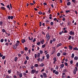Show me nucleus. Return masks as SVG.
Instances as JSON below:
<instances>
[{
	"label": "nucleus",
	"instance_id": "423d86ee",
	"mask_svg": "<svg viewBox=\"0 0 78 78\" xmlns=\"http://www.w3.org/2000/svg\"><path fill=\"white\" fill-rule=\"evenodd\" d=\"M43 76L44 78H47V74L46 73H43Z\"/></svg>",
	"mask_w": 78,
	"mask_h": 78
},
{
	"label": "nucleus",
	"instance_id": "7c9ffc66",
	"mask_svg": "<svg viewBox=\"0 0 78 78\" xmlns=\"http://www.w3.org/2000/svg\"><path fill=\"white\" fill-rule=\"evenodd\" d=\"M70 10H66L65 11V12L66 13H68V12H70Z\"/></svg>",
	"mask_w": 78,
	"mask_h": 78
},
{
	"label": "nucleus",
	"instance_id": "0e129e2a",
	"mask_svg": "<svg viewBox=\"0 0 78 78\" xmlns=\"http://www.w3.org/2000/svg\"><path fill=\"white\" fill-rule=\"evenodd\" d=\"M35 58H37V54H35Z\"/></svg>",
	"mask_w": 78,
	"mask_h": 78
},
{
	"label": "nucleus",
	"instance_id": "20e7f679",
	"mask_svg": "<svg viewBox=\"0 0 78 78\" xmlns=\"http://www.w3.org/2000/svg\"><path fill=\"white\" fill-rule=\"evenodd\" d=\"M16 42L17 43L15 45H16V46H18L19 45V43L20 42L19 41L17 40L16 41Z\"/></svg>",
	"mask_w": 78,
	"mask_h": 78
},
{
	"label": "nucleus",
	"instance_id": "0eeeda50",
	"mask_svg": "<svg viewBox=\"0 0 78 78\" xmlns=\"http://www.w3.org/2000/svg\"><path fill=\"white\" fill-rule=\"evenodd\" d=\"M62 78H64L66 77V75H65V73H62Z\"/></svg>",
	"mask_w": 78,
	"mask_h": 78
},
{
	"label": "nucleus",
	"instance_id": "bf43d9fd",
	"mask_svg": "<svg viewBox=\"0 0 78 78\" xmlns=\"http://www.w3.org/2000/svg\"><path fill=\"white\" fill-rule=\"evenodd\" d=\"M72 2L74 3H75V0H72Z\"/></svg>",
	"mask_w": 78,
	"mask_h": 78
},
{
	"label": "nucleus",
	"instance_id": "c85d7f7f",
	"mask_svg": "<svg viewBox=\"0 0 78 78\" xmlns=\"http://www.w3.org/2000/svg\"><path fill=\"white\" fill-rule=\"evenodd\" d=\"M17 57H16L15 58V61L16 62L17 61Z\"/></svg>",
	"mask_w": 78,
	"mask_h": 78
},
{
	"label": "nucleus",
	"instance_id": "052dcab7",
	"mask_svg": "<svg viewBox=\"0 0 78 78\" xmlns=\"http://www.w3.org/2000/svg\"><path fill=\"white\" fill-rule=\"evenodd\" d=\"M76 66L77 67H78V62H77L76 64Z\"/></svg>",
	"mask_w": 78,
	"mask_h": 78
},
{
	"label": "nucleus",
	"instance_id": "8fccbe9b",
	"mask_svg": "<svg viewBox=\"0 0 78 78\" xmlns=\"http://www.w3.org/2000/svg\"><path fill=\"white\" fill-rule=\"evenodd\" d=\"M27 63V60H26L24 62V64H26Z\"/></svg>",
	"mask_w": 78,
	"mask_h": 78
},
{
	"label": "nucleus",
	"instance_id": "b1692460",
	"mask_svg": "<svg viewBox=\"0 0 78 78\" xmlns=\"http://www.w3.org/2000/svg\"><path fill=\"white\" fill-rule=\"evenodd\" d=\"M45 46H46V45H45V44H44L42 46V48H44Z\"/></svg>",
	"mask_w": 78,
	"mask_h": 78
},
{
	"label": "nucleus",
	"instance_id": "c756f323",
	"mask_svg": "<svg viewBox=\"0 0 78 78\" xmlns=\"http://www.w3.org/2000/svg\"><path fill=\"white\" fill-rule=\"evenodd\" d=\"M5 45L8 46V45H9V43L8 42H6L5 43Z\"/></svg>",
	"mask_w": 78,
	"mask_h": 78
},
{
	"label": "nucleus",
	"instance_id": "680f3d73",
	"mask_svg": "<svg viewBox=\"0 0 78 78\" xmlns=\"http://www.w3.org/2000/svg\"><path fill=\"white\" fill-rule=\"evenodd\" d=\"M46 23H49V21L48 20H46Z\"/></svg>",
	"mask_w": 78,
	"mask_h": 78
},
{
	"label": "nucleus",
	"instance_id": "5701e85b",
	"mask_svg": "<svg viewBox=\"0 0 78 78\" xmlns=\"http://www.w3.org/2000/svg\"><path fill=\"white\" fill-rule=\"evenodd\" d=\"M74 56H75V55H74V54H72L71 56V58H74Z\"/></svg>",
	"mask_w": 78,
	"mask_h": 78
},
{
	"label": "nucleus",
	"instance_id": "69168bd1",
	"mask_svg": "<svg viewBox=\"0 0 78 78\" xmlns=\"http://www.w3.org/2000/svg\"><path fill=\"white\" fill-rule=\"evenodd\" d=\"M13 77L14 78H17V76L16 75L13 76Z\"/></svg>",
	"mask_w": 78,
	"mask_h": 78
},
{
	"label": "nucleus",
	"instance_id": "58836bf2",
	"mask_svg": "<svg viewBox=\"0 0 78 78\" xmlns=\"http://www.w3.org/2000/svg\"><path fill=\"white\" fill-rule=\"evenodd\" d=\"M4 41V40L3 39H1V40L0 41L1 42H3V41Z\"/></svg>",
	"mask_w": 78,
	"mask_h": 78
},
{
	"label": "nucleus",
	"instance_id": "3c124183",
	"mask_svg": "<svg viewBox=\"0 0 78 78\" xmlns=\"http://www.w3.org/2000/svg\"><path fill=\"white\" fill-rule=\"evenodd\" d=\"M64 33H67V31L66 30H65L64 31Z\"/></svg>",
	"mask_w": 78,
	"mask_h": 78
},
{
	"label": "nucleus",
	"instance_id": "ea45409f",
	"mask_svg": "<svg viewBox=\"0 0 78 78\" xmlns=\"http://www.w3.org/2000/svg\"><path fill=\"white\" fill-rule=\"evenodd\" d=\"M5 58H6V57L5 56H4L2 57V59H4Z\"/></svg>",
	"mask_w": 78,
	"mask_h": 78
},
{
	"label": "nucleus",
	"instance_id": "4c0bfd02",
	"mask_svg": "<svg viewBox=\"0 0 78 78\" xmlns=\"http://www.w3.org/2000/svg\"><path fill=\"white\" fill-rule=\"evenodd\" d=\"M73 50H77V48L75 47L74 48Z\"/></svg>",
	"mask_w": 78,
	"mask_h": 78
},
{
	"label": "nucleus",
	"instance_id": "37998d69",
	"mask_svg": "<svg viewBox=\"0 0 78 78\" xmlns=\"http://www.w3.org/2000/svg\"><path fill=\"white\" fill-rule=\"evenodd\" d=\"M37 45H40V44H41V42H38V43H37Z\"/></svg>",
	"mask_w": 78,
	"mask_h": 78
},
{
	"label": "nucleus",
	"instance_id": "49530a36",
	"mask_svg": "<svg viewBox=\"0 0 78 78\" xmlns=\"http://www.w3.org/2000/svg\"><path fill=\"white\" fill-rule=\"evenodd\" d=\"M63 72H67V69H65L64 70Z\"/></svg>",
	"mask_w": 78,
	"mask_h": 78
},
{
	"label": "nucleus",
	"instance_id": "2f4dec72",
	"mask_svg": "<svg viewBox=\"0 0 78 78\" xmlns=\"http://www.w3.org/2000/svg\"><path fill=\"white\" fill-rule=\"evenodd\" d=\"M27 60H29V57L28 56H27L26 57Z\"/></svg>",
	"mask_w": 78,
	"mask_h": 78
},
{
	"label": "nucleus",
	"instance_id": "f257e3e1",
	"mask_svg": "<svg viewBox=\"0 0 78 78\" xmlns=\"http://www.w3.org/2000/svg\"><path fill=\"white\" fill-rule=\"evenodd\" d=\"M31 73L32 74H34V73H36V74H37L38 73V72H39V71L37 70V71L34 69H33L31 71Z\"/></svg>",
	"mask_w": 78,
	"mask_h": 78
},
{
	"label": "nucleus",
	"instance_id": "72a5a7b5",
	"mask_svg": "<svg viewBox=\"0 0 78 78\" xmlns=\"http://www.w3.org/2000/svg\"><path fill=\"white\" fill-rule=\"evenodd\" d=\"M22 68L23 69H26V67L25 66H22Z\"/></svg>",
	"mask_w": 78,
	"mask_h": 78
},
{
	"label": "nucleus",
	"instance_id": "09e8293b",
	"mask_svg": "<svg viewBox=\"0 0 78 78\" xmlns=\"http://www.w3.org/2000/svg\"><path fill=\"white\" fill-rule=\"evenodd\" d=\"M20 53L21 54H23V53H24V52L23 51H21Z\"/></svg>",
	"mask_w": 78,
	"mask_h": 78
},
{
	"label": "nucleus",
	"instance_id": "cd10ccee",
	"mask_svg": "<svg viewBox=\"0 0 78 78\" xmlns=\"http://www.w3.org/2000/svg\"><path fill=\"white\" fill-rule=\"evenodd\" d=\"M38 14H40V15H41V14H42V12L40 11L38 12Z\"/></svg>",
	"mask_w": 78,
	"mask_h": 78
},
{
	"label": "nucleus",
	"instance_id": "a19ab883",
	"mask_svg": "<svg viewBox=\"0 0 78 78\" xmlns=\"http://www.w3.org/2000/svg\"><path fill=\"white\" fill-rule=\"evenodd\" d=\"M40 52L41 54H42V53H43V51L42 50L40 51Z\"/></svg>",
	"mask_w": 78,
	"mask_h": 78
},
{
	"label": "nucleus",
	"instance_id": "c03bdc74",
	"mask_svg": "<svg viewBox=\"0 0 78 78\" xmlns=\"http://www.w3.org/2000/svg\"><path fill=\"white\" fill-rule=\"evenodd\" d=\"M70 63L71 64H73V60H71L70 61Z\"/></svg>",
	"mask_w": 78,
	"mask_h": 78
},
{
	"label": "nucleus",
	"instance_id": "6e6552de",
	"mask_svg": "<svg viewBox=\"0 0 78 78\" xmlns=\"http://www.w3.org/2000/svg\"><path fill=\"white\" fill-rule=\"evenodd\" d=\"M64 64H61L60 65V69H62L63 67H64Z\"/></svg>",
	"mask_w": 78,
	"mask_h": 78
},
{
	"label": "nucleus",
	"instance_id": "f8f14e48",
	"mask_svg": "<svg viewBox=\"0 0 78 78\" xmlns=\"http://www.w3.org/2000/svg\"><path fill=\"white\" fill-rule=\"evenodd\" d=\"M62 33H64V31H63V30H62L61 32H60L59 34H60V35H61Z\"/></svg>",
	"mask_w": 78,
	"mask_h": 78
},
{
	"label": "nucleus",
	"instance_id": "aec40b11",
	"mask_svg": "<svg viewBox=\"0 0 78 78\" xmlns=\"http://www.w3.org/2000/svg\"><path fill=\"white\" fill-rule=\"evenodd\" d=\"M1 9H2V10H5V8L4 7H1Z\"/></svg>",
	"mask_w": 78,
	"mask_h": 78
},
{
	"label": "nucleus",
	"instance_id": "f03ea898",
	"mask_svg": "<svg viewBox=\"0 0 78 78\" xmlns=\"http://www.w3.org/2000/svg\"><path fill=\"white\" fill-rule=\"evenodd\" d=\"M46 38L47 39V40H49V39H50V35L49 33L48 32L46 34Z\"/></svg>",
	"mask_w": 78,
	"mask_h": 78
},
{
	"label": "nucleus",
	"instance_id": "774afa93",
	"mask_svg": "<svg viewBox=\"0 0 78 78\" xmlns=\"http://www.w3.org/2000/svg\"><path fill=\"white\" fill-rule=\"evenodd\" d=\"M6 78H10L9 76H6Z\"/></svg>",
	"mask_w": 78,
	"mask_h": 78
},
{
	"label": "nucleus",
	"instance_id": "bb28decb",
	"mask_svg": "<svg viewBox=\"0 0 78 78\" xmlns=\"http://www.w3.org/2000/svg\"><path fill=\"white\" fill-rule=\"evenodd\" d=\"M74 59H75V60H77L78 57L76 56L75 57H74Z\"/></svg>",
	"mask_w": 78,
	"mask_h": 78
},
{
	"label": "nucleus",
	"instance_id": "ddd939ff",
	"mask_svg": "<svg viewBox=\"0 0 78 78\" xmlns=\"http://www.w3.org/2000/svg\"><path fill=\"white\" fill-rule=\"evenodd\" d=\"M40 55H41V53H38L37 54V58H39V57H40Z\"/></svg>",
	"mask_w": 78,
	"mask_h": 78
},
{
	"label": "nucleus",
	"instance_id": "c9c22d12",
	"mask_svg": "<svg viewBox=\"0 0 78 78\" xmlns=\"http://www.w3.org/2000/svg\"><path fill=\"white\" fill-rule=\"evenodd\" d=\"M2 31L3 32V33H5V31H6V30H5L4 29H3L2 30Z\"/></svg>",
	"mask_w": 78,
	"mask_h": 78
},
{
	"label": "nucleus",
	"instance_id": "6e6d98bb",
	"mask_svg": "<svg viewBox=\"0 0 78 78\" xmlns=\"http://www.w3.org/2000/svg\"><path fill=\"white\" fill-rule=\"evenodd\" d=\"M3 24V22H0V25H2Z\"/></svg>",
	"mask_w": 78,
	"mask_h": 78
},
{
	"label": "nucleus",
	"instance_id": "a878e982",
	"mask_svg": "<svg viewBox=\"0 0 78 78\" xmlns=\"http://www.w3.org/2000/svg\"><path fill=\"white\" fill-rule=\"evenodd\" d=\"M67 55V53L64 52L63 53V55H64V56H66Z\"/></svg>",
	"mask_w": 78,
	"mask_h": 78
},
{
	"label": "nucleus",
	"instance_id": "603ef678",
	"mask_svg": "<svg viewBox=\"0 0 78 78\" xmlns=\"http://www.w3.org/2000/svg\"><path fill=\"white\" fill-rule=\"evenodd\" d=\"M62 20H63V21H65V20H66V19L65 18H63Z\"/></svg>",
	"mask_w": 78,
	"mask_h": 78
},
{
	"label": "nucleus",
	"instance_id": "4468645a",
	"mask_svg": "<svg viewBox=\"0 0 78 78\" xmlns=\"http://www.w3.org/2000/svg\"><path fill=\"white\" fill-rule=\"evenodd\" d=\"M13 48L15 50H16V48H17V46H16L15 45H14L13 46Z\"/></svg>",
	"mask_w": 78,
	"mask_h": 78
},
{
	"label": "nucleus",
	"instance_id": "393cba45",
	"mask_svg": "<svg viewBox=\"0 0 78 78\" xmlns=\"http://www.w3.org/2000/svg\"><path fill=\"white\" fill-rule=\"evenodd\" d=\"M55 74H56V75H58V74H59V72L58 71H56L55 72Z\"/></svg>",
	"mask_w": 78,
	"mask_h": 78
},
{
	"label": "nucleus",
	"instance_id": "1a4fd4ad",
	"mask_svg": "<svg viewBox=\"0 0 78 78\" xmlns=\"http://www.w3.org/2000/svg\"><path fill=\"white\" fill-rule=\"evenodd\" d=\"M62 45L61 43H59L57 45V47H60Z\"/></svg>",
	"mask_w": 78,
	"mask_h": 78
},
{
	"label": "nucleus",
	"instance_id": "473e14b6",
	"mask_svg": "<svg viewBox=\"0 0 78 78\" xmlns=\"http://www.w3.org/2000/svg\"><path fill=\"white\" fill-rule=\"evenodd\" d=\"M34 67H38V64H35L34 66Z\"/></svg>",
	"mask_w": 78,
	"mask_h": 78
},
{
	"label": "nucleus",
	"instance_id": "dca6fc26",
	"mask_svg": "<svg viewBox=\"0 0 78 78\" xmlns=\"http://www.w3.org/2000/svg\"><path fill=\"white\" fill-rule=\"evenodd\" d=\"M71 4V2H68L67 4V5L68 6H69V5H70Z\"/></svg>",
	"mask_w": 78,
	"mask_h": 78
},
{
	"label": "nucleus",
	"instance_id": "9d476101",
	"mask_svg": "<svg viewBox=\"0 0 78 78\" xmlns=\"http://www.w3.org/2000/svg\"><path fill=\"white\" fill-rule=\"evenodd\" d=\"M26 42V40H25L23 39L22 40V43H25Z\"/></svg>",
	"mask_w": 78,
	"mask_h": 78
},
{
	"label": "nucleus",
	"instance_id": "de8ad7c7",
	"mask_svg": "<svg viewBox=\"0 0 78 78\" xmlns=\"http://www.w3.org/2000/svg\"><path fill=\"white\" fill-rule=\"evenodd\" d=\"M34 67L33 66H32L31 67V69H33Z\"/></svg>",
	"mask_w": 78,
	"mask_h": 78
},
{
	"label": "nucleus",
	"instance_id": "79ce46f5",
	"mask_svg": "<svg viewBox=\"0 0 78 78\" xmlns=\"http://www.w3.org/2000/svg\"><path fill=\"white\" fill-rule=\"evenodd\" d=\"M24 50L25 51H26V50H28V48H27V47H26L24 48Z\"/></svg>",
	"mask_w": 78,
	"mask_h": 78
},
{
	"label": "nucleus",
	"instance_id": "f704fd0d",
	"mask_svg": "<svg viewBox=\"0 0 78 78\" xmlns=\"http://www.w3.org/2000/svg\"><path fill=\"white\" fill-rule=\"evenodd\" d=\"M61 55V54H60V53H58L57 54V56H58V57H59V56H60V55Z\"/></svg>",
	"mask_w": 78,
	"mask_h": 78
},
{
	"label": "nucleus",
	"instance_id": "2eb2a0df",
	"mask_svg": "<svg viewBox=\"0 0 78 78\" xmlns=\"http://www.w3.org/2000/svg\"><path fill=\"white\" fill-rule=\"evenodd\" d=\"M46 57L47 58V59H49V57H50V55H49V54H47L46 55Z\"/></svg>",
	"mask_w": 78,
	"mask_h": 78
},
{
	"label": "nucleus",
	"instance_id": "4be33fe9",
	"mask_svg": "<svg viewBox=\"0 0 78 78\" xmlns=\"http://www.w3.org/2000/svg\"><path fill=\"white\" fill-rule=\"evenodd\" d=\"M19 76L20 78H22V73L20 74Z\"/></svg>",
	"mask_w": 78,
	"mask_h": 78
},
{
	"label": "nucleus",
	"instance_id": "a211bd4d",
	"mask_svg": "<svg viewBox=\"0 0 78 78\" xmlns=\"http://www.w3.org/2000/svg\"><path fill=\"white\" fill-rule=\"evenodd\" d=\"M8 72L9 74H10V73H11V69H10L9 70H8Z\"/></svg>",
	"mask_w": 78,
	"mask_h": 78
},
{
	"label": "nucleus",
	"instance_id": "412c9836",
	"mask_svg": "<svg viewBox=\"0 0 78 78\" xmlns=\"http://www.w3.org/2000/svg\"><path fill=\"white\" fill-rule=\"evenodd\" d=\"M59 68V66H56L55 68V70H58V69Z\"/></svg>",
	"mask_w": 78,
	"mask_h": 78
},
{
	"label": "nucleus",
	"instance_id": "e433bc0d",
	"mask_svg": "<svg viewBox=\"0 0 78 78\" xmlns=\"http://www.w3.org/2000/svg\"><path fill=\"white\" fill-rule=\"evenodd\" d=\"M64 64L66 66H68V64L67 63L65 62L64 63Z\"/></svg>",
	"mask_w": 78,
	"mask_h": 78
},
{
	"label": "nucleus",
	"instance_id": "e2e57ef3",
	"mask_svg": "<svg viewBox=\"0 0 78 78\" xmlns=\"http://www.w3.org/2000/svg\"><path fill=\"white\" fill-rule=\"evenodd\" d=\"M13 18L14 17L12 16H10V19L12 20V19H13Z\"/></svg>",
	"mask_w": 78,
	"mask_h": 78
},
{
	"label": "nucleus",
	"instance_id": "6ab92c4d",
	"mask_svg": "<svg viewBox=\"0 0 78 78\" xmlns=\"http://www.w3.org/2000/svg\"><path fill=\"white\" fill-rule=\"evenodd\" d=\"M40 66H41V67H44V64L41 63L40 65Z\"/></svg>",
	"mask_w": 78,
	"mask_h": 78
},
{
	"label": "nucleus",
	"instance_id": "338daca9",
	"mask_svg": "<svg viewBox=\"0 0 78 78\" xmlns=\"http://www.w3.org/2000/svg\"><path fill=\"white\" fill-rule=\"evenodd\" d=\"M51 25H53V22H51Z\"/></svg>",
	"mask_w": 78,
	"mask_h": 78
},
{
	"label": "nucleus",
	"instance_id": "9b49d317",
	"mask_svg": "<svg viewBox=\"0 0 78 78\" xmlns=\"http://www.w3.org/2000/svg\"><path fill=\"white\" fill-rule=\"evenodd\" d=\"M76 73V69H75L73 71V73L74 74V75H75Z\"/></svg>",
	"mask_w": 78,
	"mask_h": 78
},
{
	"label": "nucleus",
	"instance_id": "39448f33",
	"mask_svg": "<svg viewBox=\"0 0 78 78\" xmlns=\"http://www.w3.org/2000/svg\"><path fill=\"white\" fill-rule=\"evenodd\" d=\"M45 41V40H44L43 39L40 41V42L41 44L42 45L44 43V41Z\"/></svg>",
	"mask_w": 78,
	"mask_h": 78
},
{
	"label": "nucleus",
	"instance_id": "f3484780",
	"mask_svg": "<svg viewBox=\"0 0 78 78\" xmlns=\"http://www.w3.org/2000/svg\"><path fill=\"white\" fill-rule=\"evenodd\" d=\"M69 48L70 49V50H72V47L71 45H69Z\"/></svg>",
	"mask_w": 78,
	"mask_h": 78
},
{
	"label": "nucleus",
	"instance_id": "4d7b16f0",
	"mask_svg": "<svg viewBox=\"0 0 78 78\" xmlns=\"http://www.w3.org/2000/svg\"><path fill=\"white\" fill-rule=\"evenodd\" d=\"M36 41V38H34L33 41V42H35V41Z\"/></svg>",
	"mask_w": 78,
	"mask_h": 78
},
{
	"label": "nucleus",
	"instance_id": "864d4df0",
	"mask_svg": "<svg viewBox=\"0 0 78 78\" xmlns=\"http://www.w3.org/2000/svg\"><path fill=\"white\" fill-rule=\"evenodd\" d=\"M7 8H9V9L10 10V8H9V5H8L7 6Z\"/></svg>",
	"mask_w": 78,
	"mask_h": 78
},
{
	"label": "nucleus",
	"instance_id": "5fc2aeb1",
	"mask_svg": "<svg viewBox=\"0 0 78 78\" xmlns=\"http://www.w3.org/2000/svg\"><path fill=\"white\" fill-rule=\"evenodd\" d=\"M1 5H2V6H5V5L3 3H1Z\"/></svg>",
	"mask_w": 78,
	"mask_h": 78
},
{
	"label": "nucleus",
	"instance_id": "13d9d810",
	"mask_svg": "<svg viewBox=\"0 0 78 78\" xmlns=\"http://www.w3.org/2000/svg\"><path fill=\"white\" fill-rule=\"evenodd\" d=\"M56 41V39L54 38L52 40V41L53 42H54V41Z\"/></svg>",
	"mask_w": 78,
	"mask_h": 78
},
{
	"label": "nucleus",
	"instance_id": "a18cd8bd",
	"mask_svg": "<svg viewBox=\"0 0 78 78\" xmlns=\"http://www.w3.org/2000/svg\"><path fill=\"white\" fill-rule=\"evenodd\" d=\"M71 37H72V36H69L68 38L69 40H70V39H71Z\"/></svg>",
	"mask_w": 78,
	"mask_h": 78
},
{
	"label": "nucleus",
	"instance_id": "7ed1b4c3",
	"mask_svg": "<svg viewBox=\"0 0 78 78\" xmlns=\"http://www.w3.org/2000/svg\"><path fill=\"white\" fill-rule=\"evenodd\" d=\"M69 34H70V35H74L75 34V33L72 31H70Z\"/></svg>",
	"mask_w": 78,
	"mask_h": 78
}]
</instances>
